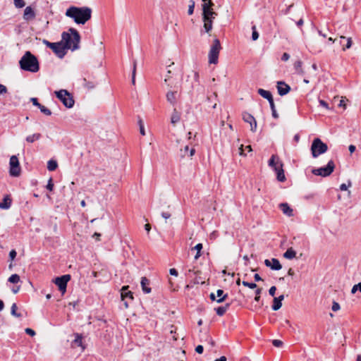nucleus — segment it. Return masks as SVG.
Returning a JSON list of instances; mask_svg holds the SVG:
<instances>
[{
  "label": "nucleus",
  "mask_w": 361,
  "mask_h": 361,
  "mask_svg": "<svg viewBox=\"0 0 361 361\" xmlns=\"http://www.w3.org/2000/svg\"><path fill=\"white\" fill-rule=\"evenodd\" d=\"M203 246L202 243L197 244L192 250H196L197 253L195 256V259L197 260L199 259V257L201 256V250L202 249Z\"/></svg>",
  "instance_id": "nucleus-32"
},
{
  "label": "nucleus",
  "mask_w": 361,
  "mask_h": 361,
  "mask_svg": "<svg viewBox=\"0 0 361 361\" xmlns=\"http://www.w3.org/2000/svg\"><path fill=\"white\" fill-rule=\"evenodd\" d=\"M352 185L351 182L349 180L348 181V185H347L345 183H343L340 185V190H346L348 189V187H350Z\"/></svg>",
  "instance_id": "nucleus-50"
},
{
  "label": "nucleus",
  "mask_w": 361,
  "mask_h": 361,
  "mask_svg": "<svg viewBox=\"0 0 361 361\" xmlns=\"http://www.w3.org/2000/svg\"><path fill=\"white\" fill-rule=\"evenodd\" d=\"M357 290H359L361 293V282L353 286L351 289V293L354 294L356 293Z\"/></svg>",
  "instance_id": "nucleus-43"
},
{
  "label": "nucleus",
  "mask_w": 361,
  "mask_h": 361,
  "mask_svg": "<svg viewBox=\"0 0 361 361\" xmlns=\"http://www.w3.org/2000/svg\"><path fill=\"white\" fill-rule=\"evenodd\" d=\"M269 105H270V108L271 109L272 116L274 118H279V114H277V112L276 111L275 104H274V101L269 102Z\"/></svg>",
  "instance_id": "nucleus-36"
},
{
  "label": "nucleus",
  "mask_w": 361,
  "mask_h": 361,
  "mask_svg": "<svg viewBox=\"0 0 361 361\" xmlns=\"http://www.w3.org/2000/svg\"><path fill=\"white\" fill-rule=\"evenodd\" d=\"M104 46L102 45V43H100L99 46V54L100 55V60L98 61V64H97L98 66H101L102 64V59L104 58Z\"/></svg>",
  "instance_id": "nucleus-33"
},
{
  "label": "nucleus",
  "mask_w": 361,
  "mask_h": 361,
  "mask_svg": "<svg viewBox=\"0 0 361 361\" xmlns=\"http://www.w3.org/2000/svg\"><path fill=\"white\" fill-rule=\"evenodd\" d=\"M11 199L10 198V197L8 195H6L4 199H3V201L2 202H0V209H8L11 207Z\"/></svg>",
  "instance_id": "nucleus-25"
},
{
  "label": "nucleus",
  "mask_w": 361,
  "mask_h": 361,
  "mask_svg": "<svg viewBox=\"0 0 361 361\" xmlns=\"http://www.w3.org/2000/svg\"><path fill=\"white\" fill-rule=\"evenodd\" d=\"M276 87L278 93L281 96L286 95L290 91V87L283 81H279Z\"/></svg>",
  "instance_id": "nucleus-15"
},
{
  "label": "nucleus",
  "mask_w": 361,
  "mask_h": 361,
  "mask_svg": "<svg viewBox=\"0 0 361 361\" xmlns=\"http://www.w3.org/2000/svg\"><path fill=\"white\" fill-rule=\"evenodd\" d=\"M14 5L16 8H23L25 6V3L23 0H14Z\"/></svg>",
  "instance_id": "nucleus-44"
},
{
  "label": "nucleus",
  "mask_w": 361,
  "mask_h": 361,
  "mask_svg": "<svg viewBox=\"0 0 361 361\" xmlns=\"http://www.w3.org/2000/svg\"><path fill=\"white\" fill-rule=\"evenodd\" d=\"M25 332H26V334H27L28 335H30L31 336H34L35 335V331L30 328L25 329Z\"/></svg>",
  "instance_id": "nucleus-56"
},
{
  "label": "nucleus",
  "mask_w": 361,
  "mask_h": 361,
  "mask_svg": "<svg viewBox=\"0 0 361 361\" xmlns=\"http://www.w3.org/2000/svg\"><path fill=\"white\" fill-rule=\"evenodd\" d=\"M140 283H141L142 291L145 293H151V288H149V283H150L149 279H147L146 277H142Z\"/></svg>",
  "instance_id": "nucleus-20"
},
{
  "label": "nucleus",
  "mask_w": 361,
  "mask_h": 361,
  "mask_svg": "<svg viewBox=\"0 0 361 361\" xmlns=\"http://www.w3.org/2000/svg\"><path fill=\"white\" fill-rule=\"evenodd\" d=\"M195 153V149L194 147L190 148L189 146L187 145L184 146L183 148H181L180 149V156L182 158L185 157H192Z\"/></svg>",
  "instance_id": "nucleus-17"
},
{
  "label": "nucleus",
  "mask_w": 361,
  "mask_h": 361,
  "mask_svg": "<svg viewBox=\"0 0 361 361\" xmlns=\"http://www.w3.org/2000/svg\"><path fill=\"white\" fill-rule=\"evenodd\" d=\"M296 252L292 248H288L283 254V257L288 259H292L294 257H295Z\"/></svg>",
  "instance_id": "nucleus-29"
},
{
  "label": "nucleus",
  "mask_w": 361,
  "mask_h": 361,
  "mask_svg": "<svg viewBox=\"0 0 361 361\" xmlns=\"http://www.w3.org/2000/svg\"><path fill=\"white\" fill-rule=\"evenodd\" d=\"M35 18V13L32 7L27 6L25 8L23 13V18L28 21L33 20Z\"/></svg>",
  "instance_id": "nucleus-18"
},
{
  "label": "nucleus",
  "mask_w": 361,
  "mask_h": 361,
  "mask_svg": "<svg viewBox=\"0 0 361 361\" xmlns=\"http://www.w3.org/2000/svg\"><path fill=\"white\" fill-rule=\"evenodd\" d=\"M136 67H137V61H133V71H132V84H135V74H136Z\"/></svg>",
  "instance_id": "nucleus-39"
},
{
  "label": "nucleus",
  "mask_w": 361,
  "mask_h": 361,
  "mask_svg": "<svg viewBox=\"0 0 361 361\" xmlns=\"http://www.w3.org/2000/svg\"><path fill=\"white\" fill-rule=\"evenodd\" d=\"M243 119L245 122L250 124L251 130L255 132L257 130V122L252 115L249 113H244L243 114Z\"/></svg>",
  "instance_id": "nucleus-14"
},
{
  "label": "nucleus",
  "mask_w": 361,
  "mask_h": 361,
  "mask_svg": "<svg viewBox=\"0 0 361 361\" xmlns=\"http://www.w3.org/2000/svg\"><path fill=\"white\" fill-rule=\"evenodd\" d=\"M272 344L277 348H280L283 345V342L280 340L274 339L272 341Z\"/></svg>",
  "instance_id": "nucleus-48"
},
{
  "label": "nucleus",
  "mask_w": 361,
  "mask_h": 361,
  "mask_svg": "<svg viewBox=\"0 0 361 361\" xmlns=\"http://www.w3.org/2000/svg\"><path fill=\"white\" fill-rule=\"evenodd\" d=\"M335 169V164L333 160H330L326 166L319 169H313L312 173L315 176L327 177L330 176Z\"/></svg>",
  "instance_id": "nucleus-9"
},
{
  "label": "nucleus",
  "mask_w": 361,
  "mask_h": 361,
  "mask_svg": "<svg viewBox=\"0 0 361 361\" xmlns=\"http://www.w3.org/2000/svg\"><path fill=\"white\" fill-rule=\"evenodd\" d=\"M176 92H172V91H169L166 94V99L172 105H175V104L176 103Z\"/></svg>",
  "instance_id": "nucleus-28"
},
{
  "label": "nucleus",
  "mask_w": 361,
  "mask_h": 361,
  "mask_svg": "<svg viewBox=\"0 0 361 361\" xmlns=\"http://www.w3.org/2000/svg\"><path fill=\"white\" fill-rule=\"evenodd\" d=\"M17 309H18V307H17L16 304L13 303L12 305V306H11V313L12 315H13V316H15L16 317H21V314L17 313V312H16Z\"/></svg>",
  "instance_id": "nucleus-38"
},
{
  "label": "nucleus",
  "mask_w": 361,
  "mask_h": 361,
  "mask_svg": "<svg viewBox=\"0 0 361 361\" xmlns=\"http://www.w3.org/2000/svg\"><path fill=\"white\" fill-rule=\"evenodd\" d=\"M42 135L40 133H34L32 135L26 137V141L29 143H32L41 138Z\"/></svg>",
  "instance_id": "nucleus-30"
},
{
  "label": "nucleus",
  "mask_w": 361,
  "mask_h": 361,
  "mask_svg": "<svg viewBox=\"0 0 361 361\" xmlns=\"http://www.w3.org/2000/svg\"><path fill=\"white\" fill-rule=\"evenodd\" d=\"M221 49V46L220 41L216 38L214 39L208 55L209 63L216 64L218 63L219 55Z\"/></svg>",
  "instance_id": "nucleus-7"
},
{
  "label": "nucleus",
  "mask_w": 361,
  "mask_h": 361,
  "mask_svg": "<svg viewBox=\"0 0 361 361\" xmlns=\"http://www.w3.org/2000/svg\"><path fill=\"white\" fill-rule=\"evenodd\" d=\"M161 216L165 219H168L171 217V214L169 212H162Z\"/></svg>",
  "instance_id": "nucleus-64"
},
{
  "label": "nucleus",
  "mask_w": 361,
  "mask_h": 361,
  "mask_svg": "<svg viewBox=\"0 0 361 361\" xmlns=\"http://www.w3.org/2000/svg\"><path fill=\"white\" fill-rule=\"evenodd\" d=\"M58 167L56 161L51 159L47 162V169L50 171H55Z\"/></svg>",
  "instance_id": "nucleus-31"
},
{
  "label": "nucleus",
  "mask_w": 361,
  "mask_h": 361,
  "mask_svg": "<svg viewBox=\"0 0 361 361\" xmlns=\"http://www.w3.org/2000/svg\"><path fill=\"white\" fill-rule=\"evenodd\" d=\"M284 299V295H281L277 298H274L273 300L272 310L276 311L282 306V300Z\"/></svg>",
  "instance_id": "nucleus-19"
},
{
  "label": "nucleus",
  "mask_w": 361,
  "mask_h": 361,
  "mask_svg": "<svg viewBox=\"0 0 361 361\" xmlns=\"http://www.w3.org/2000/svg\"><path fill=\"white\" fill-rule=\"evenodd\" d=\"M71 279L70 275H63L55 279V283L58 286L59 290L63 294L66 290L67 283Z\"/></svg>",
  "instance_id": "nucleus-13"
},
{
  "label": "nucleus",
  "mask_w": 361,
  "mask_h": 361,
  "mask_svg": "<svg viewBox=\"0 0 361 361\" xmlns=\"http://www.w3.org/2000/svg\"><path fill=\"white\" fill-rule=\"evenodd\" d=\"M140 132L142 135H145V131L144 128V126L142 124V121H140Z\"/></svg>",
  "instance_id": "nucleus-61"
},
{
  "label": "nucleus",
  "mask_w": 361,
  "mask_h": 361,
  "mask_svg": "<svg viewBox=\"0 0 361 361\" xmlns=\"http://www.w3.org/2000/svg\"><path fill=\"white\" fill-rule=\"evenodd\" d=\"M262 288H257L255 290V300L256 302H259L260 300V294L262 293Z\"/></svg>",
  "instance_id": "nucleus-46"
},
{
  "label": "nucleus",
  "mask_w": 361,
  "mask_h": 361,
  "mask_svg": "<svg viewBox=\"0 0 361 361\" xmlns=\"http://www.w3.org/2000/svg\"><path fill=\"white\" fill-rule=\"evenodd\" d=\"M39 109H40L41 112L47 116H50L51 114V110H49L46 106L41 105Z\"/></svg>",
  "instance_id": "nucleus-41"
},
{
  "label": "nucleus",
  "mask_w": 361,
  "mask_h": 361,
  "mask_svg": "<svg viewBox=\"0 0 361 361\" xmlns=\"http://www.w3.org/2000/svg\"><path fill=\"white\" fill-rule=\"evenodd\" d=\"M17 252L15 250H12L9 252V257L11 260H13L16 257Z\"/></svg>",
  "instance_id": "nucleus-54"
},
{
  "label": "nucleus",
  "mask_w": 361,
  "mask_h": 361,
  "mask_svg": "<svg viewBox=\"0 0 361 361\" xmlns=\"http://www.w3.org/2000/svg\"><path fill=\"white\" fill-rule=\"evenodd\" d=\"M73 346H80L82 347V350L84 349V347L82 343V338L79 334H77L75 336V340L73 342Z\"/></svg>",
  "instance_id": "nucleus-34"
},
{
  "label": "nucleus",
  "mask_w": 361,
  "mask_h": 361,
  "mask_svg": "<svg viewBox=\"0 0 361 361\" xmlns=\"http://www.w3.org/2000/svg\"><path fill=\"white\" fill-rule=\"evenodd\" d=\"M169 273L171 275H173V276H178V271L176 269L174 268H171L169 270Z\"/></svg>",
  "instance_id": "nucleus-63"
},
{
  "label": "nucleus",
  "mask_w": 361,
  "mask_h": 361,
  "mask_svg": "<svg viewBox=\"0 0 361 361\" xmlns=\"http://www.w3.org/2000/svg\"><path fill=\"white\" fill-rule=\"evenodd\" d=\"M269 166L271 167L276 173L277 180L280 182L286 180L283 164L277 155L273 154L269 160Z\"/></svg>",
  "instance_id": "nucleus-5"
},
{
  "label": "nucleus",
  "mask_w": 361,
  "mask_h": 361,
  "mask_svg": "<svg viewBox=\"0 0 361 361\" xmlns=\"http://www.w3.org/2000/svg\"><path fill=\"white\" fill-rule=\"evenodd\" d=\"M180 114L176 109H174L171 116V123L173 125H176L180 121Z\"/></svg>",
  "instance_id": "nucleus-26"
},
{
  "label": "nucleus",
  "mask_w": 361,
  "mask_h": 361,
  "mask_svg": "<svg viewBox=\"0 0 361 361\" xmlns=\"http://www.w3.org/2000/svg\"><path fill=\"white\" fill-rule=\"evenodd\" d=\"M55 94L56 97L63 103L67 108H71L74 105V99L71 94L66 90H61L56 91Z\"/></svg>",
  "instance_id": "nucleus-8"
},
{
  "label": "nucleus",
  "mask_w": 361,
  "mask_h": 361,
  "mask_svg": "<svg viewBox=\"0 0 361 361\" xmlns=\"http://www.w3.org/2000/svg\"><path fill=\"white\" fill-rule=\"evenodd\" d=\"M290 55L288 53H283V54L281 56V60L283 61H286L289 59Z\"/></svg>",
  "instance_id": "nucleus-60"
},
{
  "label": "nucleus",
  "mask_w": 361,
  "mask_h": 361,
  "mask_svg": "<svg viewBox=\"0 0 361 361\" xmlns=\"http://www.w3.org/2000/svg\"><path fill=\"white\" fill-rule=\"evenodd\" d=\"M10 170L9 173L11 176L18 177L20 174V166L18 159L16 156L13 155L10 158L9 161Z\"/></svg>",
  "instance_id": "nucleus-11"
},
{
  "label": "nucleus",
  "mask_w": 361,
  "mask_h": 361,
  "mask_svg": "<svg viewBox=\"0 0 361 361\" xmlns=\"http://www.w3.org/2000/svg\"><path fill=\"white\" fill-rule=\"evenodd\" d=\"M340 40V44H343V50L345 51L346 49H350L352 46V39L350 37H345L344 36H341Z\"/></svg>",
  "instance_id": "nucleus-22"
},
{
  "label": "nucleus",
  "mask_w": 361,
  "mask_h": 361,
  "mask_svg": "<svg viewBox=\"0 0 361 361\" xmlns=\"http://www.w3.org/2000/svg\"><path fill=\"white\" fill-rule=\"evenodd\" d=\"M31 102L34 106H37L38 108L42 105L38 102L37 98H31Z\"/></svg>",
  "instance_id": "nucleus-57"
},
{
  "label": "nucleus",
  "mask_w": 361,
  "mask_h": 361,
  "mask_svg": "<svg viewBox=\"0 0 361 361\" xmlns=\"http://www.w3.org/2000/svg\"><path fill=\"white\" fill-rule=\"evenodd\" d=\"M264 264L267 267H270L272 270L278 271L282 268V266H281L280 262L279 261V259H277L276 258H272L271 260L265 259Z\"/></svg>",
  "instance_id": "nucleus-16"
},
{
  "label": "nucleus",
  "mask_w": 361,
  "mask_h": 361,
  "mask_svg": "<svg viewBox=\"0 0 361 361\" xmlns=\"http://www.w3.org/2000/svg\"><path fill=\"white\" fill-rule=\"evenodd\" d=\"M22 70L31 73H37L39 70L38 60L30 51H26L19 61Z\"/></svg>",
  "instance_id": "nucleus-3"
},
{
  "label": "nucleus",
  "mask_w": 361,
  "mask_h": 361,
  "mask_svg": "<svg viewBox=\"0 0 361 361\" xmlns=\"http://www.w3.org/2000/svg\"><path fill=\"white\" fill-rule=\"evenodd\" d=\"M66 16L73 18L78 24H84L90 18V8L71 6L66 10Z\"/></svg>",
  "instance_id": "nucleus-2"
},
{
  "label": "nucleus",
  "mask_w": 361,
  "mask_h": 361,
  "mask_svg": "<svg viewBox=\"0 0 361 361\" xmlns=\"http://www.w3.org/2000/svg\"><path fill=\"white\" fill-rule=\"evenodd\" d=\"M71 33L63 32L62 35V40L63 46L66 47V51L67 49L75 50L78 48V43L79 42V35L78 32L74 29L69 30Z\"/></svg>",
  "instance_id": "nucleus-4"
},
{
  "label": "nucleus",
  "mask_w": 361,
  "mask_h": 361,
  "mask_svg": "<svg viewBox=\"0 0 361 361\" xmlns=\"http://www.w3.org/2000/svg\"><path fill=\"white\" fill-rule=\"evenodd\" d=\"M107 274V271L104 269H102L100 272L97 273V271H92V274L94 277H97L98 275H102V276H106Z\"/></svg>",
  "instance_id": "nucleus-47"
},
{
  "label": "nucleus",
  "mask_w": 361,
  "mask_h": 361,
  "mask_svg": "<svg viewBox=\"0 0 361 361\" xmlns=\"http://www.w3.org/2000/svg\"><path fill=\"white\" fill-rule=\"evenodd\" d=\"M203 350H204V348L202 345H198L196 348H195V351L196 353H197L198 354H202L203 353Z\"/></svg>",
  "instance_id": "nucleus-55"
},
{
  "label": "nucleus",
  "mask_w": 361,
  "mask_h": 361,
  "mask_svg": "<svg viewBox=\"0 0 361 361\" xmlns=\"http://www.w3.org/2000/svg\"><path fill=\"white\" fill-rule=\"evenodd\" d=\"M276 290V286H271L269 290V295L271 296H274Z\"/></svg>",
  "instance_id": "nucleus-58"
},
{
  "label": "nucleus",
  "mask_w": 361,
  "mask_h": 361,
  "mask_svg": "<svg viewBox=\"0 0 361 361\" xmlns=\"http://www.w3.org/2000/svg\"><path fill=\"white\" fill-rule=\"evenodd\" d=\"M279 207L284 214L287 215L288 216H292L293 215V211L289 207L288 203H281L280 204Z\"/></svg>",
  "instance_id": "nucleus-23"
},
{
  "label": "nucleus",
  "mask_w": 361,
  "mask_h": 361,
  "mask_svg": "<svg viewBox=\"0 0 361 361\" xmlns=\"http://www.w3.org/2000/svg\"><path fill=\"white\" fill-rule=\"evenodd\" d=\"M216 296L218 298L216 299V302L218 303H221L226 300V299L228 297V295L226 293H224V291L223 290L219 289L216 291Z\"/></svg>",
  "instance_id": "nucleus-27"
},
{
  "label": "nucleus",
  "mask_w": 361,
  "mask_h": 361,
  "mask_svg": "<svg viewBox=\"0 0 361 361\" xmlns=\"http://www.w3.org/2000/svg\"><path fill=\"white\" fill-rule=\"evenodd\" d=\"M231 305V302H226L224 305L214 308V310L217 315L221 317L228 310Z\"/></svg>",
  "instance_id": "nucleus-24"
},
{
  "label": "nucleus",
  "mask_w": 361,
  "mask_h": 361,
  "mask_svg": "<svg viewBox=\"0 0 361 361\" xmlns=\"http://www.w3.org/2000/svg\"><path fill=\"white\" fill-rule=\"evenodd\" d=\"M195 5V3L193 0L189 1L188 11V15H192L194 13Z\"/></svg>",
  "instance_id": "nucleus-40"
},
{
  "label": "nucleus",
  "mask_w": 361,
  "mask_h": 361,
  "mask_svg": "<svg viewBox=\"0 0 361 361\" xmlns=\"http://www.w3.org/2000/svg\"><path fill=\"white\" fill-rule=\"evenodd\" d=\"M6 92H7V87L4 85L0 84V96L1 94H6Z\"/></svg>",
  "instance_id": "nucleus-53"
},
{
  "label": "nucleus",
  "mask_w": 361,
  "mask_h": 361,
  "mask_svg": "<svg viewBox=\"0 0 361 361\" xmlns=\"http://www.w3.org/2000/svg\"><path fill=\"white\" fill-rule=\"evenodd\" d=\"M202 20L204 22V32L209 33L212 29L213 20L215 19L217 13L214 11L212 6L214 4L211 0H202Z\"/></svg>",
  "instance_id": "nucleus-1"
},
{
  "label": "nucleus",
  "mask_w": 361,
  "mask_h": 361,
  "mask_svg": "<svg viewBox=\"0 0 361 361\" xmlns=\"http://www.w3.org/2000/svg\"><path fill=\"white\" fill-rule=\"evenodd\" d=\"M47 188L49 191H52L53 190V189H54V183H53V180H52L51 178H49V180L48 181V183L47 185Z\"/></svg>",
  "instance_id": "nucleus-49"
},
{
  "label": "nucleus",
  "mask_w": 361,
  "mask_h": 361,
  "mask_svg": "<svg viewBox=\"0 0 361 361\" xmlns=\"http://www.w3.org/2000/svg\"><path fill=\"white\" fill-rule=\"evenodd\" d=\"M243 285L245 287H248L250 288H252V289H254L255 288H257V284L255 283H250V282H247V281H243L242 282Z\"/></svg>",
  "instance_id": "nucleus-45"
},
{
  "label": "nucleus",
  "mask_w": 361,
  "mask_h": 361,
  "mask_svg": "<svg viewBox=\"0 0 361 361\" xmlns=\"http://www.w3.org/2000/svg\"><path fill=\"white\" fill-rule=\"evenodd\" d=\"M294 68L296 70V71L298 73H302V61H295V63H294Z\"/></svg>",
  "instance_id": "nucleus-37"
},
{
  "label": "nucleus",
  "mask_w": 361,
  "mask_h": 361,
  "mask_svg": "<svg viewBox=\"0 0 361 361\" xmlns=\"http://www.w3.org/2000/svg\"><path fill=\"white\" fill-rule=\"evenodd\" d=\"M44 44H46L47 47L51 49L56 55L61 59L66 54V47L63 46V42H49L47 40H44Z\"/></svg>",
  "instance_id": "nucleus-10"
},
{
  "label": "nucleus",
  "mask_w": 361,
  "mask_h": 361,
  "mask_svg": "<svg viewBox=\"0 0 361 361\" xmlns=\"http://www.w3.org/2000/svg\"><path fill=\"white\" fill-rule=\"evenodd\" d=\"M338 106L339 107H343V109H345L346 107V104L345 103V100L343 98H342L340 102H339V104H338Z\"/></svg>",
  "instance_id": "nucleus-62"
},
{
  "label": "nucleus",
  "mask_w": 361,
  "mask_h": 361,
  "mask_svg": "<svg viewBox=\"0 0 361 361\" xmlns=\"http://www.w3.org/2000/svg\"><path fill=\"white\" fill-rule=\"evenodd\" d=\"M334 312H336L340 310V305L337 302H334L331 307Z\"/></svg>",
  "instance_id": "nucleus-51"
},
{
  "label": "nucleus",
  "mask_w": 361,
  "mask_h": 361,
  "mask_svg": "<svg viewBox=\"0 0 361 361\" xmlns=\"http://www.w3.org/2000/svg\"><path fill=\"white\" fill-rule=\"evenodd\" d=\"M319 102L320 106H323L324 108H325L326 109H330L328 103L326 102H325L324 100L319 99Z\"/></svg>",
  "instance_id": "nucleus-52"
},
{
  "label": "nucleus",
  "mask_w": 361,
  "mask_h": 361,
  "mask_svg": "<svg viewBox=\"0 0 361 361\" xmlns=\"http://www.w3.org/2000/svg\"><path fill=\"white\" fill-rule=\"evenodd\" d=\"M257 92L261 97L267 99L269 103L274 101L272 94L269 91L259 88L258 89Z\"/></svg>",
  "instance_id": "nucleus-21"
},
{
  "label": "nucleus",
  "mask_w": 361,
  "mask_h": 361,
  "mask_svg": "<svg viewBox=\"0 0 361 361\" xmlns=\"http://www.w3.org/2000/svg\"><path fill=\"white\" fill-rule=\"evenodd\" d=\"M92 238H94L95 239L96 241H99L100 240V237H101V233H97V232H95L92 235Z\"/></svg>",
  "instance_id": "nucleus-59"
},
{
  "label": "nucleus",
  "mask_w": 361,
  "mask_h": 361,
  "mask_svg": "<svg viewBox=\"0 0 361 361\" xmlns=\"http://www.w3.org/2000/svg\"><path fill=\"white\" fill-rule=\"evenodd\" d=\"M8 281L12 283H18L20 281V276L16 274H12Z\"/></svg>",
  "instance_id": "nucleus-35"
},
{
  "label": "nucleus",
  "mask_w": 361,
  "mask_h": 361,
  "mask_svg": "<svg viewBox=\"0 0 361 361\" xmlns=\"http://www.w3.org/2000/svg\"><path fill=\"white\" fill-rule=\"evenodd\" d=\"M328 150L326 144L323 142L319 138H315L311 145L312 155L317 158L320 154L325 153Z\"/></svg>",
  "instance_id": "nucleus-6"
},
{
  "label": "nucleus",
  "mask_w": 361,
  "mask_h": 361,
  "mask_svg": "<svg viewBox=\"0 0 361 361\" xmlns=\"http://www.w3.org/2000/svg\"><path fill=\"white\" fill-rule=\"evenodd\" d=\"M252 40L255 41L259 38V33L257 31L255 25H253L252 27Z\"/></svg>",
  "instance_id": "nucleus-42"
},
{
  "label": "nucleus",
  "mask_w": 361,
  "mask_h": 361,
  "mask_svg": "<svg viewBox=\"0 0 361 361\" xmlns=\"http://www.w3.org/2000/svg\"><path fill=\"white\" fill-rule=\"evenodd\" d=\"M128 286H124L121 289V300L123 302L125 308L128 307V300H133V293L131 291L128 290Z\"/></svg>",
  "instance_id": "nucleus-12"
}]
</instances>
